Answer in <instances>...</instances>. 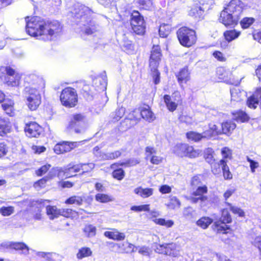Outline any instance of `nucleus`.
Returning <instances> with one entry per match:
<instances>
[{
	"label": "nucleus",
	"mask_w": 261,
	"mask_h": 261,
	"mask_svg": "<svg viewBox=\"0 0 261 261\" xmlns=\"http://www.w3.org/2000/svg\"><path fill=\"white\" fill-rule=\"evenodd\" d=\"M27 33L44 41L53 40L62 32L63 25L56 19H45L35 16L25 17Z\"/></svg>",
	"instance_id": "f257e3e1"
},
{
	"label": "nucleus",
	"mask_w": 261,
	"mask_h": 261,
	"mask_svg": "<svg viewBox=\"0 0 261 261\" xmlns=\"http://www.w3.org/2000/svg\"><path fill=\"white\" fill-rule=\"evenodd\" d=\"M243 11L240 0H231L220 12L218 21L227 28H234L240 23L242 29H248L255 19L251 17H245L241 19Z\"/></svg>",
	"instance_id": "f03ea898"
},
{
	"label": "nucleus",
	"mask_w": 261,
	"mask_h": 261,
	"mask_svg": "<svg viewBox=\"0 0 261 261\" xmlns=\"http://www.w3.org/2000/svg\"><path fill=\"white\" fill-rule=\"evenodd\" d=\"M24 88L27 105L31 111H36L42 102L41 92L45 87L42 80L35 76H29L25 79Z\"/></svg>",
	"instance_id": "7ed1b4c3"
},
{
	"label": "nucleus",
	"mask_w": 261,
	"mask_h": 261,
	"mask_svg": "<svg viewBox=\"0 0 261 261\" xmlns=\"http://www.w3.org/2000/svg\"><path fill=\"white\" fill-rule=\"evenodd\" d=\"M93 12L84 5L77 6L70 11V17L77 24L83 23L85 34L92 35L97 31L96 24L91 20Z\"/></svg>",
	"instance_id": "20e7f679"
},
{
	"label": "nucleus",
	"mask_w": 261,
	"mask_h": 261,
	"mask_svg": "<svg viewBox=\"0 0 261 261\" xmlns=\"http://www.w3.org/2000/svg\"><path fill=\"white\" fill-rule=\"evenodd\" d=\"M21 74L10 66L0 67V81L9 87L19 86Z\"/></svg>",
	"instance_id": "39448f33"
},
{
	"label": "nucleus",
	"mask_w": 261,
	"mask_h": 261,
	"mask_svg": "<svg viewBox=\"0 0 261 261\" xmlns=\"http://www.w3.org/2000/svg\"><path fill=\"white\" fill-rule=\"evenodd\" d=\"M180 44L185 47H191L196 43L197 35L195 30L187 26L179 28L176 32Z\"/></svg>",
	"instance_id": "423d86ee"
},
{
	"label": "nucleus",
	"mask_w": 261,
	"mask_h": 261,
	"mask_svg": "<svg viewBox=\"0 0 261 261\" xmlns=\"http://www.w3.org/2000/svg\"><path fill=\"white\" fill-rule=\"evenodd\" d=\"M232 221V217L226 208H223L221 211V217L213 222L212 229L217 233L227 234L231 230L230 226L228 224Z\"/></svg>",
	"instance_id": "0eeeda50"
},
{
	"label": "nucleus",
	"mask_w": 261,
	"mask_h": 261,
	"mask_svg": "<svg viewBox=\"0 0 261 261\" xmlns=\"http://www.w3.org/2000/svg\"><path fill=\"white\" fill-rule=\"evenodd\" d=\"M60 100L61 105L65 108L75 107L79 101L76 90L71 87H65L60 93Z\"/></svg>",
	"instance_id": "6e6552de"
},
{
	"label": "nucleus",
	"mask_w": 261,
	"mask_h": 261,
	"mask_svg": "<svg viewBox=\"0 0 261 261\" xmlns=\"http://www.w3.org/2000/svg\"><path fill=\"white\" fill-rule=\"evenodd\" d=\"M174 153L180 158L194 159L198 157L200 151L195 149L193 146L188 143L177 144L174 148Z\"/></svg>",
	"instance_id": "1a4fd4ad"
},
{
	"label": "nucleus",
	"mask_w": 261,
	"mask_h": 261,
	"mask_svg": "<svg viewBox=\"0 0 261 261\" xmlns=\"http://www.w3.org/2000/svg\"><path fill=\"white\" fill-rule=\"evenodd\" d=\"M85 116L82 113H76L72 115L67 128L74 131L76 134H81L85 130Z\"/></svg>",
	"instance_id": "9d476101"
},
{
	"label": "nucleus",
	"mask_w": 261,
	"mask_h": 261,
	"mask_svg": "<svg viewBox=\"0 0 261 261\" xmlns=\"http://www.w3.org/2000/svg\"><path fill=\"white\" fill-rule=\"evenodd\" d=\"M216 75L220 82L227 84L236 86L240 83L239 79L235 78L232 72L224 67H219L217 69Z\"/></svg>",
	"instance_id": "9b49d317"
},
{
	"label": "nucleus",
	"mask_w": 261,
	"mask_h": 261,
	"mask_svg": "<svg viewBox=\"0 0 261 261\" xmlns=\"http://www.w3.org/2000/svg\"><path fill=\"white\" fill-rule=\"evenodd\" d=\"M155 251L159 254L172 257L176 256L178 252L177 245L173 242L158 244Z\"/></svg>",
	"instance_id": "f8f14e48"
},
{
	"label": "nucleus",
	"mask_w": 261,
	"mask_h": 261,
	"mask_svg": "<svg viewBox=\"0 0 261 261\" xmlns=\"http://www.w3.org/2000/svg\"><path fill=\"white\" fill-rule=\"evenodd\" d=\"M207 191V187L205 185L198 187L196 190L191 193L189 197L190 201L192 203L207 201L208 197L204 194H206Z\"/></svg>",
	"instance_id": "ddd939ff"
},
{
	"label": "nucleus",
	"mask_w": 261,
	"mask_h": 261,
	"mask_svg": "<svg viewBox=\"0 0 261 261\" xmlns=\"http://www.w3.org/2000/svg\"><path fill=\"white\" fill-rule=\"evenodd\" d=\"M44 129L42 126L34 121H31L25 124L24 132L29 138H38L43 132Z\"/></svg>",
	"instance_id": "4468645a"
},
{
	"label": "nucleus",
	"mask_w": 261,
	"mask_h": 261,
	"mask_svg": "<svg viewBox=\"0 0 261 261\" xmlns=\"http://www.w3.org/2000/svg\"><path fill=\"white\" fill-rule=\"evenodd\" d=\"M77 146L76 142L60 141L55 144L53 148L54 152L57 154H62L70 152Z\"/></svg>",
	"instance_id": "2eb2a0df"
},
{
	"label": "nucleus",
	"mask_w": 261,
	"mask_h": 261,
	"mask_svg": "<svg viewBox=\"0 0 261 261\" xmlns=\"http://www.w3.org/2000/svg\"><path fill=\"white\" fill-rule=\"evenodd\" d=\"M162 57V50L159 45H153L150 51L149 67H159Z\"/></svg>",
	"instance_id": "dca6fc26"
},
{
	"label": "nucleus",
	"mask_w": 261,
	"mask_h": 261,
	"mask_svg": "<svg viewBox=\"0 0 261 261\" xmlns=\"http://www.w3.org/2000/svg\"><path fill=\"white\" fill-rule=\"evenodd\" d=\"M177 82L182 89H185L186 86L191 80V72L188 66H186L181 68L175 74Z\"/></svg>",
	"instance_id": "f3484780"
},
{
	"label": "nucleus",
	"mask_w": 261,
	"mask_h": 261,
	"mask_svg": "<svg viewBox=\"0 0 261 261\" xmlns=\"http://www.w3.org/2000/svg\"><path fill=\"white\" fill-rule=\"evenodd\" d=\"M220 166L222 171L223 176L225 180H231L233 178V175L231 172L227 164L214 163L212 166V172L214 175L219 174L220 172Z\"/></svg>",
	"instance_id": "a211bd4d"
},
{
	"label": "nucleus",
	"mask_w": 261,
	"mask_h": 261,
	"mask_svg": "<svg viewBox=\"0 0 261 261\" xmlns=\"http://www.w3.org/2000/svg\"><path fill=\"white\" fill-rule=\"evenodd\" d=\"M173 94H175V96L178 97L177 102L173 101L171 100V96L168 94H165L164 95L163 98L164 102L167 109L170 112H174L177 108L178 105H181L182 103V99L181 97V95L178 91H175Z\"/></svg>",
	"instance_id": "6ab92c4d"
},
{
	"label": "nucleus",
	"mask_w": 261,
	"mask_h": 261,
	"mask_svg": "<svg viewBox=\"0 0 261 261\" xmlns=\"http://www.w3.org/2000/svg\"><path fill=\"white\" fill-rule=\"evenodd\" d=\"M261 89L259 87L255 88L253 93L246 100L247 106L250 109H255L258 105L260 107Z\"/></svg>",
	"instance_id": "aec40b11"
},
{
	"label": "nucleus",
	"mask_w": 261,
	"mask_h": 261,
	"mask_svg": "<svg viewBox=\"0 0 261 261\" xmlns=\"http://www.w3.org/2000/svg\"><path fill=\"white\" fill-rule=\"evenodd\" d=\"M121 167L119 162L113 163L110 166V168L112 170V177L118 181L123 180L126 174L125 170Z\"/></svg>",
	"instance_id": "412c9836"
},
{
	"label": "nucleus",
	"mask_w": 261,
	"mask_h": 261,
	"mask_svg": "<svg viewBox=\"0 0 261 261\" xmlns=\"http://www.w3.org/2000/svg\"><path fill=\"white\" fill-rule=\"evenodd\" d=\"M156 150L153 147L147 146L145 148L146 159H149L150 163L153 165H159L162 163L163 158L156 155Z\"/></svg>",
	"instance_id": "4be33fe9"
},
{
	"label": "nucleus",
	"mask_w": 261,
	"mask_h": 261,
	"mask_svg": "<svg viewBox=\"0 0 261 261\" xmlns=\"http://www.w3.org/2000/svg\"><path fill=\"white\" fill-rule=\"evenodd\" d=\"M1 107L6 115L9 117H14L16 115V110L15 108V102L13 99L6 98L1 103Z\"/></svg>",
	"instance_id": "5701e85b"
},
{
	"label": "nucleus",
	"mask_w": 261,
	"mask_h": 261,
	"mask_svg": "<svg viewBox=\"0 0 261 261\" xmlns=\"http://www.w3.org/2000/svg\"><path fill=\"white\" fill-rule=\"evenodd\" d=\"M103 235L108 239L117 241H122L125 239L124 233L114 228H107V230L104 232Z\"/></svg>",
	"instance_id": "b1692460"
},
{
	"label": "nucleus",
	"mask_w": 261,
	"mask_h": 261,
	"mask_svg": "<svg viewBox=\"0 0 261 261\" xmlns=\"http://www.w3.org/2000/svg\"><path fill=\"white\" fill-rule=\"evenodd\" d=\"M131 32L133 34L139 36L144 35L146 32L145 21L129 22Z\"/></svg>",
	"instance_id": "393cba45"
},
{
	"label": "nucleus",
	"mask_w": 261,
	"mask_h": 261,
	"mask_svg": "<svg viewBox=\"0 0 261 261\" xmlns=\"http://www.w3.org/2000/svg\"><path fill=\"white\" fill-rule=\"evenodd\" d=\"M131 32L133 34L139 36L144 35L146 32L145 21L129 22Z\"/></svg>",
	"instance_id": "a878e982"
},
{
	"label": "nucleus",
	"mask_w": 261,
	"mask_h": 261,
	"mask_svg": "<svg viewBox=\"0 0 261 261\" xmlns=\"http://www.w3.org/2000/svg\"><path fill=\"white\" fill-rule=\"evenodd\" d=\"M64 172L68 177H72L80 175V163L71 162L64 168Z\"/></svg>",
	"instance_id": "bb28decb"
},
{
	"label": "nucleus",
	"mask_w": 261,
	"mask_h": 261,
	"mask_svg": "<svg viewBox=\"0 0 261 261\" xmlns=\"http://www.w3.org/2000/svg\"><path fill=\"white\" fill-rule=\"evenodd\" d=\"M140 113L141 119L142 118L146 121L150 122L154 119V115L150 107L146 104H144L141 107H140Z\"/></svg>",
	"instance_id": "cd10ccee"
},
{
	"label": "nucleus",
	"mask_w": 261,
	"mask_h": 261,
	"mask_svg": "<svg viewBox=\"0 0 261 261\" xmlns=\"http://www.w3.org/2000/svg\"><path fill=\"white\" fill-rule=\"evenodd\" d=\"M236 128V124L231 120H227L221 123V132L220 134L229 136Z\"/></svg>",
	"instance_id": "c85d7f7f"
},
{
	"label": "nucleus",
	"mask_w": 261,
	"mask_h": 261,
	"mask_svg": "<svg viewBox=\"0 0 261 261\" xmlns=\"http://www.w3.org/2000/svg\"><path fill=\"white\" fill-rule=\"evenodd\" d=\"M241 34V31L233 29L225 31L223 35L225 41L230 42L239 38Z\"/></svg>",
	"instance_id": "c756f323"
},
{
	"label": "nucleus",
	"mask_w": 261,
	"mask_h": 261,
	"mask_svg": "<svg viewBox=\"0 0 261 261\" xmlns=\"http://www.w3.org/2000/svg\"><path fill=\"white\" fill-rule=\"evenodd\" d=\"M7 248L16 251H21L24 253H28L29 251L28 246L23 242H10L7 245Z\"/></svg>",
	"instance_id": "7c9ffc66"
},
{
	"label": "nucleus",
	"mask_w": 261,
	"mask_h": 261,
	"mask_svg": "<svg viewBox=\"0 0 261 261\" xmlns=\"http://www.w3.org/2000/svg\"><path fill=\"white\" fill-rule=\"evenodd\" d=\"M221 154L222 159L217 163L218 164H227L229 160L233 159L232 150L228 147H224L221 148Z\"/></svg>",
	"instance_id": "2f4dec72"
},
{
	"label": "nucleus",
	"mask_w": 261,
	"mask_h": 261,
	"mask_svg": "<svg viewBox=\"0 0 261 261\" xmlns=\"http://www.w3.org/2000/svg\"><path fill=\"white\" fill-rule=\"evenodd\" d=\"M84 202V197L82 196L73 195L67 198L64 201L66 205H74L78 206L83 205Z\"/></svg>",
	"instance_id": "473e14b6"
},
{
	"label": "nucleus",
	"mask_w": 261,
	"mask_h": 261,
	"mask_svg": "<svg viewBox=\"0 0 261 261\" xmlns=\"http://www.w3.org/2000/svg\"><path fill=\"white\" fill-rule=\"evenodd\" d=\"M46 214L50 220H54L61 216L60 208L56 205H48L46 206Z\"/></svg>",
	"instance_id": "72a5a7b5"
},
{
	"label": "nucleus",
	"mask_w": 261,
	"mask_h": 261,
	"mask_svg": "<svg viewBox=\"0 0 261 261\" xmlns=\"http://www.w3.org/2000/svg\"><path fill=\"white\" fill-rule=\"evenodd\" d=\"M12 130L10 122L5 119L0 117V136L4 137Z\"/></svg>",
	"instance_id": "f704fd0d"
},
{
	"label": "nucleus",
	"mask_w": 261,
	"mask_h": 261,
	"mask_svg": "<svg viewBox=\"0 0 261 261\" xmlns=\"http://www.w3.org/2000/svg\"><path fill=\"white\" fill-rule=\"evenodd\" d=\"M153 191L152 188H143L142 187H138L135 189L134 193L143 198H146L153 195Z\"/></svg>",
	"instance_id": "c9c22d12"
},
{
	"label": "nucleus",
	"mask_w": 261,
	"mask_h": 261,
	"mask_svg": "<svg viewBox=\"0 0 261 261\" xmlns=\"http://www.w3.org/2000/svg\"><path fill=\"white\" fill-rule=\"evenodd\" d=\"M232 115L235 120L242 123L248 122L250 119L248 115L245 111L241 110L233 112Z\"/></svg>",
	"instance_id": "e433bc0d"
},
{
	"label": "nucleus",
	"mask_w": 261,
	"mask_h": 261,
	"mask_svg": "<svg viewBox=\"0 0 261 261\" xmlns=\"http://www.w3.org/2000/svg\"><path fill=\"white\" fill-rule=\"evenodd\" d=\"M201 134L202 139H209L212 137L218 136L220 133L218 129L217 126L213 125L212 127H210L208 129L203 131Z\"/></svg>",
	"instance_id": "4c0bfd02"
},
{
	"label": "nucleus",
	"mask_w": 261,
	"mask_h": 261,
	"mask_svg": "<svg viewBox=\"0 0 261 261\" xmlns=\"http://www.w3.org/2000/svg\"><path fill=\"white\" fill-rule=\"evenodd\" d=\"M213 222V219L208 216H202L196 222V225L203 229H207Z\"/></svg>",
	"instance_id": "58836bf2"
},
{
	"label": "nucleus",
	"mask_w": 261,
	"mask_h": 261,
	"mask_svg": "<svg viewBox=\"0 0 261 261\" xmlns=\"http://www.w3.org/2000/svg\"><path fill=\"white\" fill-rule=\"evenodd\" d=\"M93 89L92 85L85 84L80 90V93L85 98H89L93 96Z\"/></svg>",
	"instance_id": "ea45409f"
},
{
	"label": "nucleus",
	"mask_w": 261,
	"mask_h": 261,
	"mask_svg": "<svg viewBox=\"0 0 261 261\" xmlns=\"http://www.w3.org/2000/svg\"><path fill=\"white\" fill-rule=\"evenodd\" d=\"M166 207L169 210H175L181 206L179 199L176 196H170L169 201L166 204Z\"/></svg>",
	"instance_id": "a19ab883"
},
{
	"label": "nucleus",
	"mask_w": 261,
	"mask_h": 261,
	"mask_svg": "<svg viewBox=\"0 0 261 261\" xmlns=\"http://www.w3.org/2000/svg\"><path fill=\"white\" fill-rule=\"evenodd\" d=\"M214 151L211 148H207L204 153L203 158L204 160L211 165V170L212 171V166L214 163H217L214 156Z\"/></svg>",
	"instance_id": "79ce46f5"
},
{
	"label": "nucleus",
	"mask_w": 261,
	"mask_h": 261,
	"mask_svg": "<svg viewBox=\"0 0 261 261\" xmlns=\"http://www.w3.org/2000/svg\"><path fill=\"white\" fill-rule=\"evenodd\" d=\"M140 10H150L152 6V0H135Z\"/></svg>",
	"instance_id": "37998d69"
},
{
	"label": "nucleus",
	"mask_w": 261,
	"mask_h": 261,
	"mask_svg": "<svg viewBox=\"0 0 261 261\" xmlns=\"http://www.w3.org/2000/svg\"><path fill=\"white\" fill-rule=\"evenodd\" d=\"M129 22H144L145 21L144 17L140 12L136 10H133L129 14Z\"/></svg>",
	"instance_id": "c03bdc74"
},
{
	"label": "nucleus",
	"mask_w": 261,
	"mask_h": 261,
	"mask_svg": "<svg viewBox=\"0 0 261 261\" xmlns=\"http://www.w3.org/2000/svg\"><path fill=\"white\" fill-rule=\"evenodd\" d=\"M171 32L170 25L163 23L160 25L159 29V34L162 38H167Z\"/></svg>",
	"instance_id": "a18cd8bd"
},
{
	"label": "nucleus",
	"mask_w": 261,
	"mask_h": 261,
	"mask_svg": "<svg viewBox=\"0 0 261 261\" xmlns=\"http://www.w3.org/2000/svg\"><path fill=\"white\" fill-rule=\"evenodd\" d=\"M188 140L198 142L202 140V134L195 131H189L186 134Z\"/></svg>",
	"instance_id": "49530a36"
},
{
	"label": "nucleus",
	"mask_w": 261,
	"mask_h": 261,
	"mask_svg": "<svg viewBox=\"0 0 261 261\" xmlns=\"http://www.w3.org/2000/svg\"><path fill=\"white\" fill-rule=\"evenodd\" d=\"M94 168L92 163H80V175H83L91 172Z\"/></svg>",
	"instance_id": "de8ad7c7"
},
{
	"label": "nucleus",
	"mask_w": 261,
	"mask_h": 261,
	"mask_svg": "<svg viewBox=\"0 0 261 261\" xmlns=\"http://www.w3.org/2000/svg\"><path fill=\"white\" fill-rule=\"evenodd\" d=\"M60 214L61 216H63L66 218L73 219L77 214V212L72 208H60Z\"/></svg>",
	"instance_id": "09e8293b"
},
{
	"label": "nucleus",
	"mask_w": 261,
	"mask_h": 261,
	"mask_svg": "<svg viewBox=\"0 0 261 261\" xmlns=\"http://www.w3.org/2000/svg\"><path fill=\"white\" fill-rule=\"evenodd\" d=\"M92 253V252L89 247H84L79 250L76 254V257L79 259H81L91 256Z\"/></svg>",
	"instance_id": "8fccbe9b"
},
{
	"label": "nucleus",
	"mask_w": 261,
	"mask_h": 261,
	"mask_svg": "<svg viewBox=\"0 0 261 261\" xmlns=\"http://www.w3.org/2000/svg\"><path fill=\"white\" fill-rule=\"evenodd\" d=\"M39 256L43 258V261H57L58 255L54 252H41Z\"/></svg>",
	"instance_id": "3c124183"
},
{
	"label": "nucleus",
	"mask_w": 261,
	"mask_h": 261,
	"mask_svg": "<svg viewBox=\"0 0 261 261\" xmlns=\"http://www.w3.org/2000/svg\"><path fill=\"white\" fill-rule=\"evenodd\" d=\"M226 205L229 207L230 211L234 215H238L240 217H244L245 214L243 210L240 207L232 205L229 202H226Z\"/></svg>",
	"instance_id": "603ef678"
},
{
	"label": "nucleus",
	"mask_w": 261,
	"mask_h": 261,
	"mask_svg": "<svg viewBox=\"0 0 261 261\" xmlns=\"http://www.w3.org/2000/svg\"><path fill=\"white\" fill-rule=\"evenodd\" d=\"M95 200L100 203H107L113 200L112 197L107 194L97 193L95 196Z\"/></svg>",
	"instance_id": "864d4df0"
},
{
	"label": "nucleus",
	"mask_w": 261,
	"mask_h": 261,
	"mask_svg": "<svg viewBox=\"0 0 261 261\" xmlns=\"http://www.w3.org/2000/svg\"><path fill=\"white\" fill-rule=\"evenodd\" d=\"M151 73V76L153 79V83L154 85H158L160 83L161 81V73L158 70V67L153 68L149 67Z\"/></svg>",
	"instance_id": "5fc2aeb1"
},
{
	"label": "nucleus",
	"mask_w": 261,
	"mask_h": 261,
	"mask_svg": "<svg viewBox=\"0 0 261 261\" xmlns=\"http://www.w3.org/2000/svg\"><path fill=\"white\" fill-rule=\"evenodd\" d=\"M212 55L217 61L220 62H226L228 57L226 54L218 50H214L212 53Z\"/></svg>",
	"instance_id": "6e6d98bb"
},
{
	"label": "nucleus",
	"mask_w": 261,
	"mask_h": 261,
	"mask_svg": "<svg viewBox=\"0 0 261 261\" xmlns=\"http://www.w3.org/2000/svg\"><path fill=\"white\" fill-rule=\"evenodd\" d=\"M156 224L161 226H164L167 228L172 227L174 224V222L172 220H166L164 218H159L153 219Z\"/></svg>",
	"instance_id": "4d7b16f0"
},
{
	"label": "nucleus",
	"mask_w": 261,
	"mask_h": 261,
	"mask_svg": "<svg viewBox=\"0 0 261 261\" xmlns=\"http://www.w3.org/2000/svg\"><path fill=\"white\" fill-rule=\"evenodd\" d=\"M83 231L87 237H92L96 234V228L91 224L86 225L83 229Z\"/></svg>",
	"instance_id": "13d9d810"
},
{
	"label": "nucleus",
	"mask_w": 261,
	"mask_h": 261,
	"mask_svg": "<svg viewBox=\"0 0 261 261\" xmlns=\"http://www.w3.org/2000/svg\"><path fill=\"white\" fill-rule=\"evenodd\" d=\"M121 167L125 168L135 166L140 163V160L138 159H128L124 162H119Z\"/></svg>",
	"instance_id": "bf43d9fd"
},
{
	"label": "nucleus",
	"mask_w": 261,
	"mask_h": 261,
	"mask_svg": "<svg viewBox=\"0 0 261 261\" xmlns=\"http://www.w3.org/2000/svg\"><path fill=\"white\" fill-rule=\"evenodd\" d=\"M50 168L51 165L50 164L46 163L41 166L38 169L36 170L35 171V174L37 176H41L46 174L49 170Z\"/></svg>",
	"instance_id": "052dcab7"
},
{
	"label": "nucleus",
	"mask_w": 261,
	"mask_h": 261,
	"mask_svg": "<svg viewBox=\"0 0 261 261\" xmlns=\"http://www.w3.org/2000/svg\"><path fill=\"white\" fill-rule=\"evenodd\" d=\"M124 51L127 54H134L135 53V45L132 41H126L123 44Z\"/></svg>",
	"instance_id": "680f3d73"
},
{
	"label": "nucleus",
	"mask_w": 261,
	"mask_h": 261,
	"mask_svg": "<svg viewBox=\"0 0 261 261\" xmlns=\"http://www.w3.org/2000/svg\"><path fill=\"white\" fill-rule=\"evenodd\" d=\"M130 210L135 212H149L150 204H145L140 205H133L131 206Z\"/></svg>",
	"instance_id": "e2e57ef3"
},
{
	"label": "nucleus",
	"mask_w": 261,
	"mask_h": 261,
	"mask_svg": "<svg viewBox=\"0 0 261 261\" xmlns=\"http://www.w3.org/2000/svg\"><path fill=\"white\" fill-rule=\"evenodd\" d=\"M14 212L13 206H2L0 208V213L4 217L9 216Z\"/></svg>",
	"instance_id": "0e129e2a"
},
{
	"label": "nucleus",
	"mask_w": 261,
	"mask_h": 261,
	"mask_svg": "<svg viewBox=\"0 0 261 261\" xmlns=\"http://www.w3.org/2000/svg\"><path fill=\"white\" fill-rule=\"evenodd\" d=\"M191 13L195 18L200 19L203 16V10L200 7L196 6L191 10Z\"/></svg>",
	"instance_id": "69168bd1"
},
{
	"label": "nucleus",
	"mask_w": 261,
	"mask_h": 261,
	"mask_svg": "<svg viewBox=\"0 0 261 261\" xmlns=\"http://www.w3.org/2000/svg\"><path fill=\"white\" fill-rule=\"evenodd\" d=\"M50 178H51V176H44L35 182L34 186L35 188H44L45 187L47 181Z\"/></svg>",
	"instance_id": "338daca9"
},
{
	"label": "nucleus",
	"mask_w": 261,
	"mask_h": 261,
	"mask_svg": "<svg viewBox=\"0 0 261 261\" xmlns=\"http://www.w3.org/2000/svg\"><path fill=\"white\" fill-rule=\"evenodd\" d=\"M129 116L131 120L138 121L141 120V115L140 113V108H135L129 113Z\"/></svg>",
	"instance_id": "774afa93"
}]
</instances>
